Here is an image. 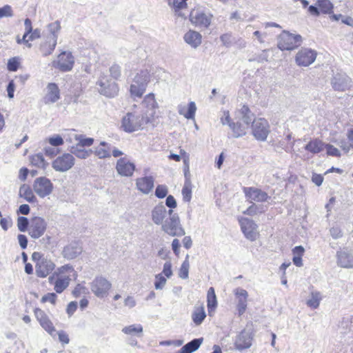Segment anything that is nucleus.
<instances>
[{
	"mask_svg": "<svg viewBox=\"0 0 353 353\" xmlns=\"http://www.w3.org/2000/svg\"><path fill=\"white\" fill-rule=\"evenodd\" d=\"M233 294L238 314L242 316L248 307V292L242 288H236L233 290Z\"/></svg>",
	"mask_w": 353,
	"mask_h": 353,
	"instance_id": "nucleus-14",
	"label": "nucleus"
},
{
	"mask_svg": "<svg viewBox=\"0 0 353 353\" xmlns=\"http://www.w3.org/2000/svg\"><path fill=\"white\" fill-rule=\"evenodd\" d=\"M54 263L49 259H46L39 264H35V272L38 277L45 278L54 269Z\"/></svg>",
	"mask_w": 353,
	"mask_h": 353,
	"instance_id": "nucleus-25",
	"label": "nucleus"
},
{
	"mask_svg": "<svg viewBox=\"0 0 353 353\" xmlns=\"http://www.w3.org/2000/svg\"><path fill=\"white\" fill-rule=\"evenodd\" d=\"M111 287V283L103 276H97L90 283L91 291L98 298L105 296Z\"/></svg>",
	"mask_w": 353,
	"mask_h": 353,
	"instance_id": "nucleus-8",
	"label": "nucleus"
},
{
	"mask_svg": "<svg viewBox=\"0 0 353 353\" xmlns=\"http://www.w3.org/2000/svg\"><path fill=\"white\" fill-rule=\"evenodd\" d=\"M167 282L166 278L162 274H158L155 276L154 287L156 290H162Z\"/></svg>",
	"mask_w": 353,
	"mask_h": 353,
	"instance_id": "nucleus-51",
	"label": "nucleus"
},
{
	"mask_svg": "<svg viewBox=\"0 0 353 353\" xmlns=\"http://www.w3.org/2000/svg\"><path fill=\"white\" fill-rule=\"evenodd\" d=\"M46 30L48 32V35L46 36L49 39H54L57 42V38L59 32L61 30V25L58 21L49 23Z\"/></svg>",
	"mask_w": 353,
	"mask_h": 353,
	"instance_id": "nucleus-40",
	"label": "nucleus"
},
{
	"mask_svg": "<svg viewBox=\"0 0 353 353\" xmlns=\"http://www.w3.org/2000/svg\"><path fill=\"white\" fill-rule=\"evenodd\" d=\"M58 335L59 336V341L63 344V345H66V344H68L69 342H70V339H69V336L68 335L66 334L65 332L63 331V330H61V331H59L58 332H56V335Z\"/></svg>",
	"mask_w": 353,
	"mask_h": 353,
	"instance_id": "nucleus-61",
	"label": "nucleus"
},
{
	"mask_svg": "<svg viewBox=\"0 0 353 353\" xmlns=\"http://www.w3.org/2000/svg\"><path fill=\"white\" fill-rule=\"evenodd\" d=\"M154 179L152 176H144L137 179L136 186L137 189L145 194H148L154 188Z\"/></svg>",
	"mask_w": 353,
	"mask_h": 353,
	"instance_id": "nucleus-28",
	"label": "nucleus"
},
{
	"mask_svg": "<svg viewBox=\"0 0 353 353\" xmlns=\"http://www.w3.org/2000/svg\"><path fill=\"white\" fill-rule=\"evenodd\" d=\"M221 123L225 125H228L230 128V124L233 123L234 121H232L230 119V112L228 110L223 111V115L220 118Z\"/></svg>",
	"mask_w": 353,
	"mask_h": 353,
	"instance_id": "nucleus-59",
	"label": "nucleus"
},
{
	"mask_svg": "<svg viewBox=\"0 0 353 353\" xmlns=\"http://www.w3.org/2000/svg\"><path fill=\"white\" fill-rule=\"evenodd\" d=\"M183 39L191 48L196 49L201 44L202 36L199 32L190 30L184 34Z\"/></svg>",
	"mask_w": 353,
	"mask_h": 353,
	"instance_id": "nucleus-29",
	"label": "nucleus"
},
{
	"mask_svg": "<svg viewBox=\"0 0 353 353\" xmlns=\"http://www.w3.org/2000/svg\"><path fill=\"white\" fill-rule=\"evenodd\" d=\"M74 63V59L70 52L63 51L58 56L57 61L53 62V66L61 72L70 71Z\"/></svg>",
	"mask_w": 353,
	"mask_h": 353,
	"instance_id": "nucleus-12",
	"label": "nucleus"
},
{
	"mask_svg": "<svg viewBox=\"0 0 353 353\" xmlns=\"http://www.w3.org/2000/svg\"><path fill=\"white\" fill-rule=\"evenodd\" d=\"M82 251L83 248L80 243L72 241L63 248L62 256L68 260H72L80 255Z\"/></svg>",
	"mask_w": 353,
	"mask_h": 353,
	"instance_id": "nucleus-22",
	"label": "nucleus"
},
{
	"mask_svg": "<svg viewBox=\"0 0 353 353\" xmlns=\"http://www.w3.org/2000/svg\"><path fill=\"white\" fill-rule=\"evenodd\" d=\"M151 215L152 219L156 225H161L165 219L170 216V210H167L163 204H159L154 208Z\"/></svg>",
	"mask_w": 353,
	"mask_h": 353,
	"instance_id": "nucleus-24",
	"label": "nucleus"
},
{
	"mask_svg": "<svg viewBox=\"0 0 353 353\" xmlns=\"http://www.w3.org/2000/svg\"><path fill=\"white\" fill-rule=\"evenodd\" d=\"M72 153L79 159H85L90 156L92 150H85L84 149H79L78 148H72Z\"/></svg>",
	"mask_w": 353,
	"mask_h": 353,
	"instance_id": "nucleus-48",
	"label": "nucleus"
},
{
	"mask_svg": "<svg viewBox=\"0 0 353 353\" xmlns=\"http://www.w3.org/2000/svg\"><path fill=\"white\" fill-rule=\"evenodd\" d=\"M110 73L111 77L114 79H118L121 77V67L118 64H113L110 68Z\"/></svg>",
	"mask_w": 353,
	"mask_h": 353,
	"instance_id": "nucleus-56",
	"label": "nucleus"
},
{
	"mask_svg": "<svg viewBox=\"0 0 353 353\" xmlns=\"http://www.w3.org/2000/svg\"><path fill=\"white\" fill-rule=\"evenodd\" d=\"M34 313L41 327L45 330L51 336L55 337V327L46 313L39 308H35Z\"/></svg>",
	"mask_w": 353,
	"mask_h": 353,
	"instance_id": "nucleus-15",
	"label": "nucleus"
},
{
	"mask_svg": "<svg viewBox=\"0 0 353 353\" xmlns=\"http://www.w3.org/2000/svg\"><path fill=\"white\" fill-rule=\"evenodd\" d=\"M47 257L44 256L43 254L39 252H34L32 254V260L36 263L39 264L41 261H43Z\"/></svg>",
	"mask_w": 353,
	"mask_h": 353,
	"instance_id": "nucleus-63",
	"label": "nucleus"
},
{
	"mask_svg": "<svg viewBox=\"0 0 353 353\" xmlns=\"http://www.w3.org/2000/svg\"><path fill=\"white\" fill-rule=\"evenodd\" d=\"M75 163L72 154L65 153L56 158L52 163V168L57 172H65L71 169Z\"/></svg>",
	"mask_w": 353,
	"mask_h": 353,
	"instance_id": "nucleus-9",
	"label": "nucleus"
},
{
	"mask_svg": "<svg viewBox=\"0 0 353 353\" xmlns=\"http://www.w3.org/2000/svg\"><path fill=\"white\" fill-rule=\"evenodd\" d=\"M206 317L203 305L195 306L192 314V319L196 325H201Z\"/></svg>",
	"mask_w": 353,
	"mask_h": 353,
	"instance_id": "nucleus-35",
	"label": "nucleus"
},
{
	"mask_svg": "<svg viewBox=\"0 0 353 353\" xmlns=\"http://www.w3.org/2000/svg\"><path fill=\"white\" fill-rule=\"evenodd\" d=\"M252 336L251 333L247 330H243L236 336L235 340V347L238 350L248 349L252 345Z\"/></svg>",
	"mask_w": 353,
	"mask_h": 353,
	"instance_id": "nucleus-26",
	"label": "nucleus"
},
{
	"mask_svg": "<svg viewBox=\"0 0 353 353\" xmlns=\"http://www.w3.org/2000/svg\"><path fill=\"white\" fill-rule=\"evenodd\" d=\"M57 297V296L54 293H48L41 298V301L42 303L50 302L54 305L56 303Z\"/></svg>",
	"mask_w": 353,
	"mask_h": 353,
	"instance_id": "nucleus-60",
	"label": "nucleus"
},
{
	"mask_svg": "<svg viewBox=\"0 0 353 353\" xmlns=\"http://www.w3.org/2000/svg\"><path fill=\"white\" fill-rule=\"evenodd\" d=\"M57 41L54 39H49L46 37V40L40 44L39 50L43 56H48L54 51Z\"/></svg>",
	"mask_w": 353,
	"mask_h": 353,
	"instance_id": "nucleus-33",
	"label": "nucleus"
},
{
	"mask_svg": "<svg viewBox=\"0 0 353 353\" xmlns=\"http://www.w3.org/2000/svg\"><path fill=\"white\" fill-rule=\"evenodd\" d=\"M60 99V90L54 83H50L46 88V93L43 97L46 104L54 103Z\"/></svg>",
	"mask_w": 353,
	"mask_h": 353,
	"instance_id": "nucleus-27",
	"label": "nucleus"
},
{
	"mask_svg": "<svg viewBox=\"0 0 353 353\" xmlns=\"http://www.w3.org/2000/svg\"><path fill=\"white\" fill-rule=\"evenodd\" d=\"M316 4L323 13H330L333 9V4L330 0H317Z\"/></svg>",
	"mask_w": 353,
	"mask_h": 353,
	"instance_id": "nucleus-46",
	"label": "nucleus"
},
{
	"mask_svg": "<svg viewBox=\"0 0 353 353\" xmlns=\"http://www.w3.org/2000/svg\"><path fill=\"white\" fill-rule=\"evenodd\" d=\"M179 114L183 115L187 119H194L196 106L194 101H191L188 104V110L183 104H179L177 107Z\"/></svg>",
	"mask_w": 353,
	"mask_h": 353,
	"instance_id": "nucleus-31",
	"label": "nucleus"
},
{
	"mask_svg": "<svg viewBox=\"0 0 353 353\" xmlns=\"http://www.w3.org/2000/svg\"><path fill=\"white\" fill-rule=\"evenodd\" d=\"M47 227V223L44 219L35 216L30 220L28 228L29 235L34 239H39L43 235Z\"/></svg>",
	"mask_w": 353,
	"mask_h": 353,
	"instance_id": "nucleus-11",
	"label": "nucleus"
},
{
	"mask_svg": "<svg viewBox=\"0 0 353 353\" xmlns=\"http://www.w3.org/2000/svg\"><path fill=\"white\" fill-rule=\"evenodd\" d=\"M121 331L126 335L141 337L143 335V328L141 324H132L123 327Z\"/></svg>",
	"mask_w": 353,
	"mask_h": 353,
	"instance_id": "nucleus-36",
	"label": "nucleus"
},
{
	"mask_svg": "<svg viewBox=\"0 0 353 353\" xmlns=\"http://www.w3.org/2000/svg\"><path fill=\"white\" fill-rule=\"evenodd\" d=\"M172 268V263L170 261H166L163 265V271L161 274L165 277L170 279L173 274Z\"/></svg>",
	"mask_w": 353,
	"mask_h": 353,
	"instance_id": "nucleus-54",
	"label": "nucleus"
},
{
	"mask_svg": "<svg viewBox=\"0 0 353 353\" xmlns=\"http://www.w3.org/2000/svg\"><path fill=\"white\" fill-rule=\"evenodd\" d=\"M321 299L322 296L321 292L318 291H312L306 303L308 307L316 309L319 306Z\"/></svg>",
	"mask_w": 353,
	"mask_h": 353,
	"instance_id": "nucleus-41",
	"label": "nucleus"
},
{
	"mask_svg": "<svg viewBox=\"0 0 353 353\" xmlns=\"http://www.w3.org/2000/svg\"><path fill=\"white\" fill-rule=\"evenodd\" d=\"M169 4L173 7L176 12L186 7L187 0H168Z\"/></svg>",
	"mask_w": 353,
	"mask_h": 353,
	"instance_id": "nucleus-53",
	"label": "nucleus"
},
{
	"mask_svg": "<svg viewBox=\"0 0 353 353\" xmlns=\"http://www.w3.org/2000/svg\"><path fill=\"white\" fill-rule=\"evenodd\" d=\"M325 143L319 139L311 140L305 146V150L312 153L317 154L324 150Z\"/></svg>",
	"mask_w": 353,
	"mask_h": 353,
	"instance_id": "nucleus-34",
	"label": "nucleus"
},
{
	"mask_svg": "<svg viewBox=\"0 0 353 353\" xmlns=\"http://www.w3.org/2000/svg\"><path fill=\"white\" fill-rule=\"evenodd\" d=\"M241 230L245 237L254 241L258 236L257 225L252 220L248 218H243L240 220Z\"/></svg>",
	"mask_w": 353,
	"mask_h": 353,
	"instance_id": "nucleus-17",
	"label": "nucleus"
},
{
	"mask_svg": "<svg viewBox=\"0 0 353 353\" xmlns=\"http://www.w3.org/2000/svg\"><path fill=\"white\" fill-rule=\"evenodd\" d=\"M19 195L29 203H34L37 198L34 195L32 189L27 185L23 184L19 189Z\"/></svg>",
	"mask_w": 353,
	"mask_h": 353,
	"instance_id": "nucleus-37",
	"label": "nucleus"
},
{
	"mask_svg": "<svg viewBox=\"0 0 353 353\" xmlns=\"http://www.w3.org/2000/svg\"><path fill=\"white\" fill-rule=\"evenodd\" d=\"M117 173L122 176H131L135 170V165L125 157L120 158L116 164Z\"/></svg>",
	"mask_w": 353,
	"mask_h": 353,
	"instance_id": "nucleus-18",
	"label": "nucleus"
},
{
	"mask_svg": "<svg viewBox=\"0 0 353 353\" xmlns=\"http://www.w3.org/2000/svg\"><path fill=\"white\" fill-rule=\"evenodd\" d=\"M252 130L255 139L261 141H265L270 132L268 121L263 118L254 119L252 125Z\"/></svg>",
	"mask_w": 353,
	"mask_h": 353,
	"instance_id": "nucleus-7",
	"label": "nucleus"
},
{
	"mask_svg": "<svg viewBox=\"0 0 353 353\" xmlns=\"http://www.w3.org/2000/svg\"><path fill=\"white\" fill-rule=\"evenodd\" d=\"M189 268H190V263H189V255L188 254L181 265L179 276L183 279H186L188 278L189 275Z\"/></svg>",
	"mask_w": 353,
	"mask_h": 353,
	"instance_id": "nucleus-47",
	"label": "nucleus"
},
{
	"mask_svg": "<svg viewBox=\"0 0 353 353\" xmlns=\"http://www.w3.org/2000/svg\"><path fill=\"white\" fill-rule=\"evenodd\" d=\"M13 16V11L10 6L6 5L0 8V18L10 17Z\"/></svg>",
	"mask_w": 353,
	"mask_h": 353,
	"instance_id": "nucleus-58",
	"label": "nucleus"
},
{
	"mask_svg": "<svg viewBox=\"0 0 353 353\" xmlns=\"http://www.w3.org/2000/svg\"><path fill=\"white\" fill-rule=\"evenodd\" d=\"M336 263L343 268H353V254L347 249H340L336 252Z\"/></svg>",
	"mask_w": 353,
	"mask_h": 353,
	"instance_id": "nucleus-20",
	"label": "nucleus"
},
{
	"mask_svg": "<svg viewBox=\"0 0 353 353\" xmlns=\"http://www.w3.org/2000/svg\"><path fill=\"white\" fill-rule=\"evenodd\" d=\"M182 194L185 201H189L191 199L192 189L191 183L189 180H186L185 182L182 189Z\"/></svg>",
	"mask_w": 353,
	"mask_h": 353,
	"instance_id": "nucleus-49",
	"label": "nucleus"
},
{
	"mask_svg": "<svg viewBox=\"0 0 353 353\" xmlns=\"http://www.w3.org/2000/svg\"><path fill=\"white\" fill-rule=\"evenodd\" d=\"M302 43V37L300 34L283 31L278 38L277 46L281 50H292Z\"/></svg>",
	"mask_w": 353,
	"mask_h": 353,
	"instance_id": "nucleus-4",
	"label": "nucleus"
},
{
	"mask_svg": "<svg viewBox=\"0 0 353 353\" xmlns=\"http://www.w3.org/2000/svg\"><path fill=\"white\" fill-rule=\"evenodd\" d=\"M19 63L16 58L10 59L8 62V69L10 71H17L19 68Z\"/></svg>",
	"mask_w": 353,
	"mask_h": 353,
	"instance_id": "nucleus-62",
	"label": "nucleus"
},
{
	"mask_svg": "<svg viewBox=\"0 0 353 353\" xmlns=\"http://www.w3.org/2000/svg\"><path fill=\"white\" fill-rule=\"evenodd\" d=\"M212 18V14L201 8L192 10L190 14L191 23L200 28H208L211 24Z\"/></svg>",
	"mask_w": 353,
	"mask_h": 353,
	"instance_id": "nucleus-5",
	"label": "nucleus"
},
{
	"mask_svg": "<svg viewBox=\"0 0 353 353\" xmlns=\"http://www.w3.org/2000/svg\"><path fill=\"white\" fill-rule=\"evenodd\" d=\"M265 211V208L262 205H256L253 203L245 210L243 212L244 214L254 216L258 214H261Z\"/></svg>",
	"mask_w": 353,
	"mask_h": 353,
	"instance_id": "nucleus-45",
	"label": "nucleus"
},
{
	"mask_svg": "<svg viewBox=\"0 0 353 353\" xmlns=\"http://www.w3.org/2000/svg\"><path fill=\"white\" fill-rule=\"evenodd\" d=\"M28 219L24 216H19L17 219V227L19 231L26 232L29 228Z\"/></svg>",
	"mask_w": 353,
	"mask_h": 353,
	"instance_id": "nucleus-50",
	"label": "nucleus"
},
{
	"mask_svg": "<svg viewBox=\"0 0 353 353\" xmlns=\"http://www.w3.org/2000/svg\"><path fill=\"white\" fill-rule=\"evenodd\" d=\"M161 230L171 236H181L185 234L178 214L173 210H170V216L161 224Z\"/></svg>",
	"mask_w": 353,
	"mask_h": 353,
	"instance_id": "nucleus-3",
	"label": "nucleus"
},
{
	"mask_svg": "<svg viewBox=\"0 0 353 353\" xmlns=\"http://www.w3.org/2000/svg\"><path fill=\"white\" fill-rule=\"evenodd\" d=\"M70 279L68 276L59 277L54 283V290L57 293H61L70 283Z\"/></svg>",
	"mask_w": 353,
	"mask_h": 353,
	"instance_id": "nucleus-43",
	"label": "nucleus"
},
{
	"mask_svg": "<svg viewBox=\"0 0 353 353\" xmlns=\"http://www.w3.org/2000/svg\"><path fill=\"white\" fill-rule=\"evenodd\" d=\"M324 148L326 149V152L328 156L335 157H340L341 156L340 150L331 144L325 143Z\"/></svg>",
	"mask_w": 353,
	"mask_h": 353,
	"instance_id": "nucleus-52",
	"label": "nucleus"
},
{
	"mask_svg": "<svg viewBox=\"0 0 353 353\" xmlns=\"http://www.w3.org/2000/svg\"><path fill=\"white\" fill-rule=\"evenodd\" d=\"M316 58V52L310 48H301L295 57L296 63L299 66L306 67L311 65Z\"/></svg>",
	"mask_w": 353,
	"mask_h": 353,
	"instance_id": "nucleus-16",
	"label": "nucleus"
},
{
	"mask_svg": "<svg viewBox=\"0 0 353 353\" xmlns=\"http://www.w3.org/2000/svg\"><path fill=\"white\" fill-rule=\"evenodd\" d=\"M71 140L73 139L74 140L78 141L77 145L81 147H88L93 144L94 139L90 137H85L83 134H79L76 133H72L71 134Z\"/></svg>",
	"mask_w": 353,
	"mask_h": 353,
	"instance_id": "nucleus-39",
	"label": "nucleus"
},
{
	"mask_svg": "<svg viewBox=\"0 0 353 353\" xmlns=\"http://www.w3.org/2000/svg\"><path fill=\"white\" fill-rule=\"evenodd\" d=\"M250 125L242 122L235 121L230 124V129L232 131L234 138H239L246 134Z\"/></svg>",
	"mask_w": 353,
	"mask_h": 353,
	"instance_id": "nucleus-32",
	"label": "nucleus"
},
{
	"mask_svg": "<svg viewBox=\"0 0 353 353\" xmlns=\"http://www.w3.org/2000/svg\"><path fill=\"white\" fill-rule=\"evenodd\" d=\"M203 341V338L194 339L183 345L181 349L186 353H192L199 348Z\"/></svg>",
	"mask_w": 353,
	"mask_h": 353,
	"instance_id": "nucleus-42",
	"label": "nucleus"
},
{
	"mask_svg": "<svg viewBox=\"0 0 353 353\" xmlns=\"http://www.w3.org/2000/svg\"><path fill=\"white\" fill-rule=\"evenodd\" d=\"M331 84L334 90L343 92L349 88L350 79L345 74L336 73L334 75Z\"/></svg>",
	"mask_w": 353,
	"mask_h": 353,
	"instance_id": "nucleus-23",
	"label": "nucleus"
},
{
	"mask_svg": "<svg viewBox=\"0 0 353 353\" xmlns=\"http://www.w3.org/2000/svg\"><path fill=\"white\" fill-rule=\"evenodd\" d=\"M207 305L208 309L209 314L210 315L217 305L216 296L214 288L211 287L208 290L207 294Z\"/></svg>",
	"mask_w": 353,
	"mask_h": 353,
	"instance_id": "nucleus-38",
	"label": "nucleus"
},
{
	"mask_svg": "<svg viewBox=\"0 0 353 353\" xmlns=\"http://www.w3.org/2000/svg\"><path fill=\"white\" fill-rule=\"evenodd\" d=\"M150 123L147 117L141 112H128L122 119L121 128L126 132L141 130Z\"/></svg>",
	"mask_w": 353,
	"mask_h": 353,
	"instance_id": "nucleus-1",
	"label": "nucleus"
},
{
	"mask_svg": "<svg viewBox=\"0 0 353 353\" xmlns=\"http://www.w3.org/2000/svg\"><path fill=\"white\" fill-rule=\"evenodd\" d=\"M112 145L105 141H101L99 145L94 148V154L99 159H106L111 157Z\"/></svg>",
	"mask_w": 353,
	"mask_h": 353,
	"instance_id": "nucleus-30",
	"label": "nucleus"
},
{
	"mask_svg": "<svg viewBox=\"0 0 353 353\" xmlns=\"http://www.w3.org/2000/svg\"><path fill=\"white\" fill-rule=\"evenodd\" d=\"M48 141L51 146L54 147L62 145L64 143L63 138L60 135L49 137Z\"/></svg>",
	"mask_w": 353,
	"mask_h": 353,
	"instance_id": "nucleus-55",
	"label": "nucleus"
},
{
	"mask_svg": "<svg viewBox=\"0 0 353 353\" xmlns=\"http://www.w3.org/2000/svg\"><path fill=\"white\" fill-rule=\"evenodd\" d=\"M30 162L32 165L38 168L46 169L48 165V163L46 161L43 155L41 153L32 155L30 158Z\"/></svg>",
	"mask_w": 353,
	"mask_h": 353,
	"instance_id": "nucleus-44",
	"label": "nucleus"
},
{
	"mask_svg": "<svg viewBox=\"0 0 353 353\" xmlns=\"http://www.w3.org/2000/svg\"><path fill=\"white\" fill-rule=\"evenodd\" d=\"M243 192L245 196L252 201L265 202L270 199L265 192L254 187L244 188Z\"/></svg>",
	"mask_w": 353,
	"mask_h": 353,
	"instance_id": "nucleus-19",
	"label": "nucleus"
},
{
	"mask_svg": "<svg viewBox=\"0 0 353 353\" xmlns=\"http://www.w3.org/2000/svg\"><path fill=\"white\" fill-rule=\"evenodd\" d=\"M168 194V188L163 185H159L156 188L155 196L159 199H163Z\"/></svg>",
	"mask_w": 353,
	"mask_h": 353,
	"instance_id": "nucleus-57",
	"label": "nucleus"
},
{
	"mask_svg": "<svg viewBox=\"0 0 353 353\" xmlns=\"http://www.w3.org/2000/svg\"><path fill=\"white\" fill-rule=\"evenodd\" d=\"M151 70L144 69L137 72L130 85V94L133 97H141L145 92L148 83L150 81Z\"/></svg>",
	"mask_w": 353,
	"mask_h": 353,
	"instance_id": "nucleus-2",
	"label": "nucleus"
},
{
	"mask_svg": "<svg viewBox=\"0 0 353 353\" xmlns=\"http://www.w3.org/2000/svg\"><path fill=\"white\" fill-rule=\"evenodd\" d=\"M33 190L39 196L44 198L52 193L53 185L49 179L41 176L34 180Z\"/></svg>",
	"mask_w": 353,
	"mask_h": 353,
	"instance_id": "nucleus-10",
	"label": "nucleus"
},
{
	"mask_svg": "<svg viewBox=\"0 0 353 353\" xmlns=\"http://www.w3.org/2000/svg\"><path fill=\"white\" fill-rule=\"evenodd\" d=\"M141 113L147 117L150 122L155 117L156 110L158 108V103L155 100L154 94L150 93L147 94L142 102Z\"/></svg>",
	"mask_w": 353,
	"mask_h": 353,
	"instance_id": "nucleus-13",
	"label": "nucleus"
},
{
	"mask_svg": "<svg viewBox=\"0 0 353 353\" xmlns=\"http://www.w3.org/2000/svg\"><path fill=\"white\" fill-rule=\"evenodd\" d=\"M254 114L251 112L247 105H242L234 112V120L245 123L248 125L253 123Z\"/></svg>",
	"mask_w": 353,
	"mask_h": 353,
	"instance_id": "nucleus-21",
	"label": "nucleus"
},
{
	"mask_svg": "<svg viewBox=\"0 0 353 353\" xmlns=\"http://www.w3.org/2000/svg\"><path fill=\"white\" fill-rule=\"evenodd\" d=\"M44 152L46 156L52 158L58 154L59 150L51 146H46L44 148Z\"/></svg>",
	"mask_w": 353,
	"mask_h": 353,
	"instance_id": "nucleus-64",
	"label": "nucleus"
},
{
	"mask_svg": "<svg viewBox=\"0 0 353 353\" xmlns=\"http://www.w3.org/2000/svg\"><path fill=\"white\" fill-rule=\"evenodd\" d=\"M97 85L99 86V92L108 97H114L119 91L117 83L105 75H101Z\"/></svg>",
	"mask_w": 353,
	"mask_h": 353,
	"instance_id": "nucleus-6",
	"label": "nucleus"
}]
</instances>
